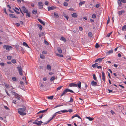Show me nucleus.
Instances as JSON below:
<instances>
[{"label": "nucleus", "mask_w": 126, "mask_h": 126, "mask_svg": "<svg viewBox=\"0 0 126 126\" xmlns=\"http://www.w3.org/2000/svg\"><path fill=\"white\" fill-rule=\"evenodd\" d=\"M63 16L67 19V20L68 19L69 17L68 16L65 14H63Z\"/></svg>", "instance_id": "obj_24"}, {"label": "nucleus", "mask_w": 126, "mask_h": 126, "mask_svg": "<svg viewBox=\"0 0 126 126\" xmlns=\"http://www.w3.org/2000/svg\"><path fill=\"white\" fill-rule=\"evenodd\" d=\"M63 4L65 6H67L68 5V3L66 2H64L63 3Z\"/></svg>", "instance_id": "obj_51"}, {"label": "nucleus", "mask_w": 126, "mask_h": 126, "mask_svg": "<svg viewBox=\"0 0 126 126\" xmlns=\"http://www.w3.org/2000/svg\"><path fill=\"white\" fill-rule=\"evenodd\" d=\"M37 12V11L36 10H33L32 11V13L36 15V14Z\"/></svg>", "instance_id": "obj_36"}, {"label": "nucleus", "mask_w": 126, "mask_h": 126, "mask_svg": "<svg viewBox=\"0 0 126 126\" xmlns=\"http://www.w3.org/2000/svg\"><path fill=\"white\" fill-rule=\"evenodd\" d=\"M64 91H65V92H66V93H67L69 92L71 93H74V92L72 90H70L68 88L64 90Z\"/></svg>", "instance_id": "obj_15"}, {"label": "nucleus", "mask_w": 126, "mask_h": 126, "mask_svg": "<svg viewBox=\"0 0 126 126\" xmlns=\"http://www.w3.org/2000/svg\"><path fill=\"white\" fill-rule=\"evenodd\" d=\"M44 43L45 44H46V45H49L48 43L46 40H44Z\"/></svg>", "instance_id": "obj_55"}, {"label": "nucleus", "mask_w": 126, "mask_h": 126, "mask_svg": "<svg viewBox=\"0 0 126 126\" xmlns=\"http://www.w3.org/2000/svg\"><path fill=\"white\" fill-rule=\"evenodd\" d=\"M86 118L88 119L89 121H91L93 120L94 119L93 118H92L90 117H86Z\"/></svg>", "instance_id": "obj_26"}, {"label": "nucleus", "mask_w": 126, "mask_h": 126, "mask_svg": "<svg viewBox=\"0 0 126 126\" xmlns=\"http://www.w3.org/2000/svg\"><path fill=\"white\" fill-rule=\"evenodd\" d=\"M7 58L8 60H10L11 58V57L10 56H8L7 57Z\"/></svg>", "instance_id": "obj_61"}, {"label": "nucleus", "mask_w": 126, "mask_h": 126, "mask_svg": "<svg viewBox=\"0 0 126 126\" xmlns=\"http://www.w3.org/2000/svg\"><path fill=\"white\" fill-rule=\"evenodd\" d=\"M48 109V108H47L45 110H42V111H40L39 112H38L37 113V114H39L40 113H46L47 112V111Z\"/></svg>", "instance_id": "obj_11"}, {"label": "nucleus", "mask_w": 126, "mask_h": 126, "mask_svg": "<svg viewBox=\"0 0 126 126\" xmlns=\"http://www.w3.org/2000/svg\"><path fill=\"white\" fill-rule=\"evenodd\" d=\"M88 35L90 37H92V33L91 32H89L88 33Z\"/></svg>", "instance_id": "obj_38"}, {"label": "nucleus", "mask_w": 126, "mask_h": 126, "mask_svg": "<svg viewBox=\"0 0 126 126\" xmlns=\"http://www.w3.org/2000/svg\"><path fill=\"white\" fill-rule=\"evenodd\" d=\"M23 45L28 48H30L28 46L27 43L25 42H23Z\"/></svg>", "instance_id": "obj_23"}, {"label": "nucleus", "mask_w": 126, "mask_h": 126, "mask_svg": "<svg viewBox=\"0 0 126 126\" xmlns=\"http://www.w3.org/2000/svg\"><path fill=\"white\" fill-rule=\"evenodd\" d=\"M113 50L112 49H111L110 50H109L108 52H107L106 53V54L107 55L110 54L112 53L113 52Z\"/></svg>", "instance_id": "obj_13"}, {"label": "nucleus", "mask_w": 126, "mask_h": 126, "mask_svg": "<svg viewBox=\"0 0 126 126\" xmlns=\"http://www.w3.org/2000/svg\"><path fill=\"white\" fill-rule=\"evenodd\" d=\"M45 5H48V2L47 1H46L45 2Z\"/></svg>", "instance_id": "obj_59"}, {"label": "nucleus", "mask_w": 126, "mask_h": 126, "mask_svg": "<svg viewBox=\"0 0 126 126\" xmlns=\"http://www.w3.org/2000/svg\"><path fill=\"white\" fill-rule=\"evenodd\" d=\"M72 16L73 17L76 18L77 16V15L76 13H74L72 14Z\"/></svg>", "instance_id": "obj_19"}, {"label": "nucleus", "mask_w": 126, "mask_h": 126, "mask_svg": "<svg viewBox=\"0 0 126 126\" xmlns=\"http://www.w3.org/2000/svg\"><path fill=\"white\" fill-rule=\"evenodd\" d=\"M81 83L80 81H78L77 84H75L74 83H72L69 84L70 87H77L79 88H80L81 87Z\"/></svg>", "instance_id": "obj_2"}, {"label": "nucleus", "mask_w": 126, "mask_h": 126, "mask_svg": "<svg viewBox=\"0 0 126 126\" xmlns=\"http://www.w3.org/2000/svg\"><path fill=\"white\" fill-rule=\"evenodd\" d=\"M26 17H30L31 16L30 14L31 13L30 12H29L28 11L27 12H26Z\"/></svg>", "instance_id": "obj_14"}, {"label": "nucleus", "mask_w": 126, "mask_h": 126, "mask_svg": "<svg viewBox=\"0 0 126 126\" xmlns=\"http://www.w3.org/2000/svg\"><path fill=\"white\" fill-rule=\"evenodd\" d=\"M5 85L7 88H9V85L7 83H5Z\"/></svg>", "instance_id": "obj_50"}, {"label": "nucleus", "mask_w": 126, "mask_h": 126, "mask_svg": "<svg viewBox=\"0 0 126 126\" xmlns=\"http://www.w3.org/2000/svg\"><path fill=\"white\" fill-rule=\"evenodd\" d=\"M38 20L39 21L41 24H42L44 26L45 25V23L44 22L42 21L40 19H38Z\"/></svg>", "instance_id": "obj_17"}, {"label": "nucleus", "mask_w": 126, "mask_h": 126, "mask_svg": "<svg viewBox=\"0 0 126 126\" xmlns=\"http://www.w3.org/2000/svg\"><path fill=\"white\" fill-rule=\"evenodd\" d=\"M44 35V33L43 32H42L41 33H40L39 34V36L41 37L42 35L43 36Z\"/></svg>", "instance_id": "obj_32"}, {"label": "nucleus", "mask_w": 126, "mask_h": 126, "mask_svg": "<svg viewBox=\"0 0 126 126\" xmlns=\"http://www.w3.org/2000/svg\"><path fill=\"white\" fill-rule=\"evenodd\" d=\"M85 3V1H83L82 2H80V3L79 4V6L80 7H81V6L82 5V4H84Z\"/></svg>", "instance_id": "obj_31"}, {"label": "nucleus", "mask_w": 126, "mask_h": 126, "mask_svg": "<svg viewBox=\"0 0 126 126\" xmlns=\"http://www.w3.org/2000/svg\"><path fill=\"white\" fill-rule=\"evenodd\" d=\"M14 10L15 12L17 14H19L20 13V12H18L15 9H14Z\"/></svg>", "instance_id": "obj_60"}, {"label": "nucleus", "mask_w": 126, "mask_h": 126, "mask_svg": "<svg viewBox=\"0 0 126 126\" xmlns=\"http://www.w3.org/2000/svg\"><path fill=\"white\" fill-rule=\"evenodd\" d=\"M42 123L43 122L41 121H39L37 120H36L35 121L33 122L34 124H36L38 126L41 125Z\"/></svg>", "instance_id": "obj_4"}, {"label": "nucleus", "mask_w": 126, "mask_h": 126, "mask_svg": "<svg viewBox=\"0 0 126 126\" xmlns=\"http://www.w3.org/2000/svg\"><path fill=\"white\" fill-rule=\"evenodd\" d=\"M5 64L4 63H0V65L1 66H4Z\"/></svg>", "instance_id": "obj_57"}, {"label": "nucleus", "mask_w": 126, "mask_h": 126, "mask_svg": "<svg viewBox=\"0 0 126 126\" xmlns=\"http://www.w3.org/2000/svg\"><path fill=\"white\" fill-rule=\"evenodd\" d=\"M124 12L125 11H124L122 10L118 11V14L119 15H122V13H124Z\"/></svg>", "instance_id": "obj_20"}, {"label": "nucleus", "mask_w": 126, "mask_h": 126, "mask_svg": "<svg viewBox=\"0 0 126 126\" xmlns=\"http://www.w3.org/2000/svg\"><path fill=\"white\" fill-rule=\"evenodd\" d=\"M57 56L60 57H63V55L60 54H57Z\"/></svg>", "instance_id": "obj_47"}, {"label": "nucleus", "mask_w": 126, "mask_h": 126, "mask_svg": "<svg viewBox=\"0 0 126 126\" xmlns=\"http://www.w3.org/2000/svg\"><path fill=\"white\" fill-rule=\"evenodd\" d=\"M56 115V113H54L52 116V117L51 118L52 119Z\"/></svg>", "instance_id": "obj_56"}, {"label": "nucleus", "mask_w": 126, "mask_h": 126, "mask_svg": "<svg viewBox=\"0 0 126 126\" xmlns=\"http://www.w3.org/2000/svg\"><path fill=\"white\" fill-rule=\"evenodd\" d=\"M37 25L38 26V27H39L40 30H41L42 28V25L39 24H37Z\"/></svg>", "instance_id": "obj_29"}, {"label": "nucleus", "mask_w": 126, "mask_h": 126, "mask_svg": "<svg viewBox=\"0 0 126 126\" xmlns=\"http://www.w3.org/2000/svg\"><path fill=\"white\" fill-rule=\"evenodd\" d=\"M42 53L43 54H46L47 53V52L46 51H43Z\"/></svg>", "instance_id": "obj_63"}, {"label": "nucleus", "mask_w": 126, "mask_h": 126, "mask_svg": "<svg viewBox=\"0 0 126 126\" xmlns=\"http://www.w3.org/2000/svg\"><path fill=\"white\" fill-rule=\"evenodd\" d=\"M21 107V108L18 109V113L21 115L23 116L26 115V113L24 112L26 110V107L24 106H22Z\"/></svg>", "instance_id": "obj_1"}, {"label": "nucleus", "mask_w": 126, "mask_h": 126, "mask_svg": "<svg viewBox=\"0 0 126 126\" xmlns=\"http://www.w3.org/2000/svg\"><path fill=\"white\" fill-rule=\"evenodd\" d=\"M117 2L119 6L120 7H121L122 5V3H121V0H118Z\"/></svg>", "instance_id": "obj_28"}, {"label": "nucleus", "mask_w": 126, "mask_h": 126, "mask_svg": "<svg viewBox=\"0 0 126 126\" xmlns=\"http://www.w3.org/2000/svg\"><path fill=\"white\" fill-rule=\"evenodd\" d=\"M112 32H111L110 33H109L107 35V36L108 37H109L110 35H111V34H112Z\"/></svg>", "instance_id": "obj_58"}, {"label": "nucleus", "mask_w": 126, "mask_h": 126, "mask_svg": "<svg viewBox=\"0 0 126 126\" xmlns=\"http://www.w3.org/2000/svg\"><path fill=\"white\" fill-rule=\"evenodd\" d=\"M48 10L50 11L51 10H52L54 9L55 8H56L55 7H54L53 6L51 7H48Z\"/></svg>", "instance_id": "obj_16"}, {"label": "nucleus", "mask_w": 126, "mask_h": 126, "mask_svg": "<svg viewBox=\"0 0 126 126\" xmlns=\"http://www.w3.org/2000/svg\"><path fill=\"white\" fill-rule=\"evenodd\" d=\"M4 10L5 13H6V14L7 15L8 14L6 12V8H4Z\"/></svg>", "instance_id": "obj_62"}, {"label": "nucleus", "mask_w": 126, "mask_h": 126, "mask_svg": "<svg viewBox=\"0 0 126 126\" xmlns=\"http://www.w3.org/2000/svg\"><path fill=\"white\" fill-rule=\"evenodd\" d=\"M55 79V77L54 76H53L52 77H51L50 78V81H51L52 82V81L54 80Z\"/></svg>", "instance_id": "obj_27"}, {"label": "nucleus", "mask_w": 126, "mask_h": 126, "mask_svg": "<svg viewBox=\"0 0 126 126\" xmlns=\"http://www.w3.org/2000/svg\"><path fill=\"white\" fill-rule=\"evenodd\" d=\"M57 50L58 51V52L59 53H62V50L60 48V47H58L57 48Z\"/></svg>", "instance_id": "obj_25"}, {"label": "nucleus", "mask_w": 126, "mask_h": 126, "mask_svg": "<svg viewBox=\"0 0 126 126\" xmlns=\"http://www.w3.org/2000/svg\"><path fill=\"white\" fill-rule=\"evenodd\" d=\"M110 18L109 17V16L108 17V20H107V24H108L109 23V22H110Z\"/></svg>", "instance_id": "obj_43"}, {"label": "nucleus", "mask_w": 126, "mask_h": 126, "mask_svg": "<svg viewBox=\"0 0 126 126\" xmlns=\"http://www.w3.org/2000/svg\"><path fill=\"white\" fill-rule=\"evenodd\" d=\"M93 79L96 81H97V79L95 75L94 74L93 75Z\"/></svg>", "instance_id": "obj_21"}, {"label": "nucleus", "mask_w": 126, "mask_h": 126, "mask_svg": "<svg viewBox=\"0 0 126 126\" xmlns=\"http://www.w3.org/2000/svg\"><path fill=\"white\" fill-rule=\"evenodd\" d=\"M3 47L5 48L6 50L8 51L12 49V47L10 46L7 45H5L3 46Z\"/></svg>", "instance_id": "obj_3"}, {"label": "nucleus", "mask_w": 126, "mask_h": 126, "mask_svg": "<svg viewBox=\"0 0 126 126\" xmlns=\"http://www.w3.org/2000/svg\"><path fill=\"white\" fill-rule=\"evenodd\" d=\"M92 18L94 19L96 18V16L95 14H93L92 15Z\"/></svg>", "instance_id": "obj_40"}, {"label": "nucleus", "mask_w": 126, "mask_h": 126, "mask_svg": "<svg viewBox=\"0 0 126 126\" xmlns=\"http://www.w3.org/2000/svg\"><path fill=\"white\" fill-rule=\"evenodd\" d=\"M15 25L17 27H18L20 26V24L19 23H16Z\"/></svg>", "instance_id": "obj_64"}, {"label": "nucleus", "mask_w": 126, "mask_h": 126, "mask_svg": "<svg viewBox=\"0 0 126 126\" xmlns=\"http://www.w3.org/2000/svg\"><path fill=\"white\" fill-rule=\"evenodd\" d=\"M12 94L14 95H15V96L16 95H18V94L12 91Z\"/></svg>", "instance_id": "obj_49"}, {"label": "nucleus", "mask_w": 126, "mask_h": 126, "mask_svg": "<svg viewBox=\"0 0 126 126\" xmlns=\"http://www.w3.org/2000/svg\"><path fill=\"white\" fill-rule=\"evenodd\" d=\"M21 52L23 54L25 52V51L24 49L21 47Z\"/></svg>", "instance_id": "obj_34"}, {"label": "nucleus", "mask_w": 126, "mask_h": 126, "mask_svg": "<svg viewBox=\"0 0 126 126\" xmlns=\"http://www.w3.org/2000/svg\"><path fill=\"white\" fill-rule=\"evenodd\" d=\"M91 85L92 86H97V82L94 81L93 80L91 82Z\"/></svg>", "instance_id": "obj_9"}, {"label": "nucleus", "mask_w": 126, "mask_h": 126, "mask_svg": "<svg viewBox=\"0 0 126 126\" xmlns=\"http://www.w3.org/2000/svg\"><path fill=\"white\" fill-rule=\"evenodd\" d=\"M9 16L11 18H17V17L15 15L11 14L9 15Z\"/></svg>", "instance_id": "obj_6"}, {"label": "nucleus", "mask_w": 126, "mask_h": 126, "mask_svg": "<svg viewBox=\"0 0 126 126\" xmlns=\"http://www.w3.org/2000/svg\"><path fill=\"white\" fill-rule=\"evenodd\" d=\"M125 29H126V25H125L123 26V27L122 28V30H124Z\"/></svg>", "instance_id": "obj_54"}, {"label": "nucleus", "mask_w": 126, "mask_h": 126, "mask_svg": "<svg viewBox=\"0 0 126 126\" xmlns=\"http://www.w3.org/2000/svg\"><path fill=\"white\" fill-rule=\"evenodd\" d=\"M121 2L123 3H126V0H120Z\"/></svg>", "instance_id": "obj_52"}, {"label": "nucleus", "mask_w": 126, "mask_h": 126, "mask_svg": "<svg viewBox=\"0 0 126 126\" xmlns=\"http://www.w3.org/2000/svg\"><path fill=\"white\" fill-rule=\"evenodd\" d=\"M60 40L64 42H66V39L63 37H62L60 38Z\"/></svg>", "instance_id": "obj_22"}, {"label": "nucleus", "mask_w": 126, "mask_h": 126, "mask_svg": "<svg viewBox=\"0 0 126 126\" xmlns=\"http://www.w3.org/2000/svg\"><path fill=\"white\" fill-rule=\"evenodd\" d=\"M98 65V63H96L95 64H92V66L93 68H95L96 67H97Z\"/></svg>", "instance_id": "obj_12"}, {"label": "nucleus", "mask_w": 126, "mask_h": 126, "mask_svg": "<svg viewBox=\"0 0 126 126\" xmlns=\"http://www.w3.org/2000/svg\"><path fill=\"white\" fill-rule=\"evenodd\" d=\"M43 5L42 2H38L39 7V9H42L43 8Z\"/></svg>", "instance_id": "obj_7"}, {"label": "nucleus", "mask_w": 126, "mask_h": 126, "mask_svg": "<svg viewBox=\"0 0 126 126\" xmlns=\"http://www.w3.org/2000/svg\"><path fill=\"white\" fill-rule=\"evenodd\" d=\"M100 47V46L98 44V43H96V44L95 45V48H99Z\"/></svg>", "instance_id": "obj_39"}, {"label": "nucleus", "mask_w": 126, "mask_h": 126, "mask_svg": "<svg viewBox=\"0 0 126 126\" xmlns=\"http://www.w3.org/2000/svg\"><path fill=\"white\" fill-rule=\"evenodd\" d=\"M12 62L13 63H15L16 62V61L15 59H13L12 60Z\"/></svg>", "instance_id": "obj_46"}, {"label": "nucleus", "mask_w": 126, "mask_h": 126, "mask_svg": "<svg viewBox=\"0 0 126 126\" xmlns=\"http://www.w3.org/2000/svg\"><path fill=\"white\" fill-rule=\"evenodd\" d=\"M40 57L41 58L43 59L45 58V57L44 55L42 54H40Z\"/></svg>", "instance_id": "obj_41"}, {"label": "nucleus", "mask_w": 126, "mask_h": 126, "mask_svg": "<svg viewBox=\"0 0 126 126\" xmlns=\"http://www.w3.org/2000/svg\"><path fill=\"white\" fill-rule=\"evenodd\" d=\"M17 79L15 77H13L12 78V79L14 81H15Z\"/></svg>", "instance_id": "obj_45"}, {"label": "nucleus", "mask_w": 126, "mask_h": 126, "mask_svg": "<svg viewBox=\"0 0 126 126\" xmlns=\"http://www.w3.org/2000/svg\"><path fill=\"white\" fill-rule=\"evenodd\" d=\"M102 79L103 81H105V74L103 72H102Z\"/></svg>", "instance_id": "obj_18"}, {"label": "nucleus", "mask_w": 126, "mask_h": 126, "mask_svg": "<svg viewBox=\"0 0 126 126\" xmlns=\"http://www.w3.org/2000/svg\"><path fill=\"white\" fill-rule=\"evenodd\" d=\"M61 111V112H62L64 113L66 112H68V111H67V110H62Z\"/></svg>", "instance_id": "obj_44"}, {"label": "nucleus", "mask_w": 126, "mask_h": 126, "mask_svg": "<svg viewBox=\"0 0 126 126\" xmlns=\"http://www.w3.org/2000/svg\"><path fill=\"white\" fill-rule=\"evenodd\" d=\"M47 68L48 70L51 69V67L50 65H47Z\"/></svg>", "instance_id": "obj_35"}, {"label": "nucleus", "mask_w": 126, "mask_h": 126, "mask_svg": "<svg viewBox=\"0 0 126 126\" xmlns=\"http://www.w3.org/2000/svg\"><path fill=\"white\" fill-rule=\"evenodd\" d=\"M21 8L23 12L24 13H26L28 11V10L24 6H22Z\"/></svg>", "instance_id": "obj_8"}, {"label": "nucleus", "mask_w": 126, "mask_h": 126, "mask_svg": "<svg viewBox=\"0 0 126 126\" xmlns=\"http://www.w3.org/2000/svg\"><path fill=\"white\" fill-rule=\"evenodd\" d=\"M16 98H17V99L18 100H20V98L19 97V95L18 94V95H16L15 96Z\"/></svg>", "instance_id": "obj_30"}, {"label": "nucleus", "mask_w": 126, "mask_h": 126, "mask_svg": "<svg viewBox=\"0 0 126 126\" xmlns=\"http://www.w3.org/2000/svg\"><path fill=\"white\" fill-rule=\"evenodd\" d=\"M17 69H18L19 74L21 76L23 75L22 71H23L22 69V68L20 66H18L17 67Z\"/></svg>", "instance_id": "obj_5"}, {"label": "nucleus", "mask_w": 126, "mask_h": 126, "mask_svg": "<svg viewBox=\"0 0 126 126\" xmlns=\"http://www.w3.org/2000/svg\"><path fill=\"white\" fill-rule=\"evenodd\" d=\"M54 16L57 18H58L59 17L58 14H57L55 12H54Z\"/></svg>", "instance_id": "obj_33"}, {"label": "nucleus", "mask_w": 126, "mask_h": 126, "mask_svg": "<svg viewBox=\"0 0 126 126\" xmlns=\"http://www.w3.org/2000/svg\"><path fill=\"white\" fill-rule=\"evenodd\" d=\"M104 58V57H103V58H99L97 59H96L95 61V62H98V61H99L100 62H101L102 60Z\"/></svg>", "instance_id": "obj_10"}, {"label": "nucleus", "mask_w": 126, "mask_h": 126, "mask_svg": "<svg viewBox=\"0 0 126 126\" xmlns=\"http://www.w3.org/2000/svg\"><path fill=\"white\" fill-rule=\"evenodd\" d=\"M66 92H65V91L64 90V91L63 92V93H62V94H61V95H60V96L61 97L63 96L64 95H65L66 94Z\"/></svg>", "instance_id": "obj_37"}, {"label": "nucleus", "mask_w": 126, "mask_h": 126, "mask_svg": "<svg viewBox=\"0 0 126 126\" xmlns=\"http://www.w3.org/2000/svg\"><path fill=\"white\" fill-rule=\"evenodd\" d=\"M63 86H60L58 87L57 89L56 90L58 91L60 90L62 87Z\"/></svg>", "instance_id": "obj_42"}, {"label": "nucleus", "mask_w": 126, "mask_h": 126, "mask_svg": "<svg viewBox=\"0 0 126 126\" xmlns=\"http://www.w3.org/2000/svg\"><path fill=\"white\" fill-rule=\"evenodd\" d=\"M73 99L72 97H71L70 98V100L69 101V102L70 103H71V102H73Z\"/></svg>", "instance_id": "obj_53"}, {"label": "nucleus", "mask_w": 126, "mask_h": 126, "mask_svg": "<svg viewBox=\"0 0 126 126\" xmlns=\"http://www.w3.org/2000/svg\"><path fill=\"white\" fill-rule=\"evenodd\" d=\"M53 96H48L47 98L50 99H53Z\"/></svg>", "instance_id": "obj_48"}]
</instances>
